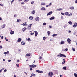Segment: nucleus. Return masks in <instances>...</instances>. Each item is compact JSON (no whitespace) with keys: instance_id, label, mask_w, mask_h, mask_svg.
Returning a JSON list of instances; mask_svg holds the SVG:
<instances>
[{"instance_id":"nucleus-46","label":"nucleus","mask_w":77,"mask_h":77,"mask_svg":"<svg viewBox=\"0 0 77 77\" xmlns=\"http://www.w3.org/2000/svg\"><path fill=\"white\" fill-rule=\"evenodd\" d=\"M28 2L27 0H24V2H25V3H26Z\"/></svg>"},{"instance_id":"nucleus-8","label":"nucleus","mask_w":77,"mask_h":77,"mask_svg":"<svg viewBox=\"0 0 77 77\" xmlns=\"http://www.w3.org/2000/svg\"><path fill=\"white\" fill-rule=\"evenodd\" d=\"M21 39L20 38H19L17 40V42H20L21 41Z\"/></svg>"},{"instance_id":"nucleus-17","label":"nucleus","mask_w":77,"mask_h":77,"mask_svg":"<svg viewBox=\"0 0 77 77\" xmlns=\"http://www.w3.org/2000/svg\"><path fill=\"white\" fill-rule=\"evenodd\" d=\"M62 10H63L61 8L57 9V11H62Z\"/></svg>"},{"instance_id":"nucleus-15","label":"nucleus","mask_w":77,"mask_h":77,"mask_svg":"<svg viewBox=\"0 0 77 77\" xmlns=\"http://www.w3.org/2000/svg\"><path fill=\"white\" fill-rule=\"evenodd\" d=\"M35 11L34 10L32 11L31 12L32 14H35Z\"/></svg>"},{"instance_id":"nucleus-11","label":"nucleus","mask_w":77,"mask_h":77,"mask_svg":"<svg viewBox=\"0 0 77 77\" xmlns=\"http://www.w3.org/2000/svg\"><path fill=\"white\" fill-rule=\"evenodd\" d=\"M26 23H24L23 24V25L24 26H27V24H26Z\"/></svg>"},{"instance_id":"nucleus-27","label":"nucleus","mask_w":77,"mask_h":77,"mask_svg":"<svg viewBox=\"0 0 77 77\" xmlns=\"http://www.w3.org/2000/svg\"><path fill=\"white\" fill-rule=\"evenodd\" d=\"M21 21V20L20 19H17V22H20Z\"/></svg>"},{"instance_id":"nucleus-23","label":"nucleus","mask_w":77,"mask_h":77,"mask_svg":"<svg viewBox=\"0 0 77 77\" xmlns=\"http://www.w3.org/2000/svg\"><path fill=\"white\" fill-rule=\"evenodd\" d=\"M35 75H36L33 73H32L31 75V76H33V77H35Z\"/></svg>"},{"instance_id":"nucleus-19","label":"nucleus","mask_w":77,"mask_h":77,"mask_svg":"<svg viewBox=\"0 0 77 77\" xmlns=\"http://www.w3.org/2000/svg\"><path fill=\"white\" fill-rule=\"evenodd\" d=\"M68 16H69V17H71V16H72V13H70L69 14H68Z\"/></svg>"},{"instance_id":"nucleus-45","label":"nucleus","mask_w":77,"mask_h":77,"mask_svg":"<svg viewBox=\"0 0 77 77\" xmlns=\"http://www.w3.org/2000/svg\"><path fill=\"white\" fill-rule=\"evenodd\" d=\"M15 0H12V1L11 2V5H12V3L14 2Z\"/></svg>"},{"instance_id":"nucleus-41","label":"nucleus","mask_w":77,"mask_h":77,"mask_svg":"<svg viewBox=\"0 0 77 77\" xmlns=\"http://www.w3.org/2000/svg\"><path fill=\"white\" fill-rule=\"evenodd\" d=\"M28 29L29 30H31L32 29L31 28V27H28Z\"/></svg>"},{"instance_id":"nucleus-6","label":"nucleus","mask_w":77,"mask_h":77,"mask_svg":"<svg viewBox=\"0 0 77 77\" xmlns=\"http://www.w3.org/2000/svg\"><path fill=\"white\" fill-rule=\"evenodd\" d=\"M36 72H38V73H42L43 72L41 71H39V70H36Z\"/></svg>"},{"instance_id":"nucleus-37","label":"nucleus","mask_w":77,"mask_h":77,"mask_svg":"<svg viewBox=\"0 0 77 77\" xmlns=\"http://www.w3.org/2000/svg\"><path fill=\"white\" fill-rule=\"evenodd\" d=\"M72 48V50L73 51H75V49H74V48Z\"/></svg>"},{"instance_id":"nucleus-22","label":"nucleus","mask_w":77,"mask_h":77,"mask_svg":"<svg viewBox=\"0 0 77 77\" xmlns=\"http://www.w3.org/2000/svg\"><path fill=\"white\" fill-rule=\"evenodd\" d=\"M26 56H30V53H29V54H27Z\"/></svg>"},{"instance_id":"nucleus-40","label":"nucleus","mask_w":77,"mask_h":77,"mask_svg":"<svg viewBox=\"0 0 77 77\" xmlns=\"http://www.w3.org/2000/svg\"><path fill=\"white\" fill-rule=\"evenodd\" d=\"M46 23H44L43 24V26H45V25H46Z\"/></svg>"},{"instance_id":"nucleus-3","label":"nucleus","mask_w":77,"mask_h":77,"mask_svg":"<svg viewBox=\"0 0 77 77\" xmlns=\"http://www.w3.org/2000/svg\"><path fill=\"white\" fill-rule=\"evenodd\" d=\"M35 33V36H37V35H38V32L36 31H34Z\"/></svg>"},{"instance_id":"nucleus-39","label":"nucleus","mask_w":77,"mask_h":77,"mask_svg":"<svg viewBox=\"0 0 77 77\" xmlns=\"http://www.w3.org/2000/svg\"><path fill=\"white\" fill-rule=\"evenodd\" d=\"M64 51H68V48H66V49L64 50Z\"/></svg>"},{"instance_id":"nucleus-53","label":"nucleus","mask_w":77,"mask_h":77,"mask_svg":"<svg viewBox=\"0 0 77 77\" xmlns=\"http://www.w3.org/2000/svg\"><path fill=\"white\" fill-rule=\"evenodd\" d=\"M2 48H3L2 46V45L0 46V49Z\"/></svg>"},{"instance_id":"nucleus-56","label":"nucleus","mask_w":77,"mask_h":77,"mask_svg":"<svg viewBox=\"0 0 77 77\" xmlns=\"http://www.w3.org/2000/svg\"><path fill=\"white\" fill-rule=\"evenodd\" d=\"M30 34L31 35H33L34 34V33H30Z\"/></svg>"},{"instance_id":"nucleus-5","label":"nucleus","mask_w":77,"mask_h":77,"mask_svg":"<svg viewBox=\"0 0 77 77\" xmlns=\"http://www.w3.org/2000/svg\"><path fill=\"white\" fill-rule=\"evenodd\" d=\"M35 20H36V21H39V17H36L35 18Z\"/></svg>"},{"instance_id":"nucleus-29","label":"nucleus","mask_w":77,"mask_h":77,"mask_svg":"<svg viewBox=\"0 0 77 77\" xmlns=\"http://www.w3.org/2000/svg\"><path fill=\"white\" fill-rule=\"evenodd\" d=\"M4 69H5V68H3L1 69L0 70V73L2 72V71H3V70H4Z\"/></svg>"},{"instance_id":"nucleus-63","label":"nucleus","mask_w":77,"mask_h":77,"mask_svg":"<svg viewBox=\"0 0 77 77\" xmlns=\"http://www.w3.org/2000/svg\"><path fill=\"white\" fill-rule=\"evenodd\" d=\"M51 2L50 4L49 5V6H51Z\"/></svg>"},{"instance_id":"nucleus-60","label":"nucleus","mask_w":77,"mask_h":77,"mask_svg":"<svg viewBox=\"0 0 77 77\" xmlns=\"http://www.w3.org/2000/svg\"><path fill=\"white\" fill-rule=\"evenodd\" d=\"M1 38L2 39H3V36H2Z\"/></svg>"},{"instance_id":"nucleus-44","label":"nucleus","mask_w":77,"mask_h":77,"mask_svg":"<svg viewBox=\"0 0 77 77\" xmlns=\"http://www.w3.org/2000/svg\"><path fill=\"white\" fill-rule=\"evenodd\" d=\"M66 57V56H65V55L63 54V57Z\"/></svg>"},{"instance_id":"nucleus-61","label":"nucleus","mask_w":77,"mask_h":77,"mask_svg":"<svg viewBox=\"0 0 77 77\" xmlns=\"http://www.w3.org/2000/svg\"><path fill=\"white\" fill-rule=\"evenodd\" d=\"M69 33H71V31L70 30H69Z\"/></svg>"},{"instance_id":"nucleus-7","label":"nucleus","mask_w":77,"mask_h":77,"mask_svg":"<svg viewBox=\"0 0 77 77\" xmlns=\"http://www.w3.org/2000/svg\"><path fill=\"white\" fill-rule=\"evenodd\" d=\"M14 33V31H12V30H11L10 34L11 35H13Z\"/></svg>"},{"instance_id":"nucleus-30","label":"nucleus","mask_w":77,"mask_h":77,"mask_svg":"<svg viewBox=\"0 0 77 77\" xmlns=\"http://www.w3.org/2000/svg\"><path fill=\"white\" fill-rule=\"evenodd\" d=\"M32 25V24H30L29 25H28V27H31V26Z\"/></svg>"},{"instance_id":"nucleus-24","label":"nucleus","mask_w":77,"mask_h":77,"mask_svg":"<svg viewBox=\"0 0 77 77\" xmlns=\"http://www.w3.org/2000/svg\"><path fill=\"white\" fill-rule=\"evenodd\" d=\"M50 31H48V35L49 36L50 35Z\"/></svg>"},{"instance_id":"nucleus-54","label":"nucleus","mask_w":77,"mask_h":77,"mask_svg":"<svg viewBox=\"0 0 77 77\" xmlns=\"http://www.w3.org/2000/svg\"><path fill=\"white\" fill-rule=\"evenodd\" d=\"M20 62V60H17V62L18 63V62Z\"/></svg>"},{"instance_id":"nucleus-20","label":"nucleus","mask_w":77,"mask_h":77,"mask_svg":"<svg viewBox=\"0 0 77 77\" xmlns=\"http://www.w3.org/2000/svg\"><path fill=\"white\" fill-rule=\"evenodd\" d=\"M74 9V8L73 7H70V9H71L72 10V9Z\"/></svg>"},{"instance_id":"nucleus-55","label":"nucleus","mask_w":77,"mask_h":77,"mask_svg":"<svg viewBox=\"0 0 77 77\" xmlns=\"http://www.w3.org/2000/svg\"><path fill=\"white\" fill-rule=\"evenodd\" d=\"M8 62H11V60H8Z\"/></svg>"},{"instance_id":"nucleus-42","label":"nucleus","mask_w":77,"mask_h":77,"mask_svg":"<svg viewBox=\"0 0 77 77\" xmlns=\"http://www.w3.org/2000/svg\"><path fill=\"white\" fill-rule=\"evenodd\" d=\"M2 28H5V26L3 25L2 26Z\"/></svg>"},{"instance_id":"nucleus-62","label":"nucleus","mask_w":77,"mask_h":77,"mask_svg":"<svg viewBox=\"0 0 77 77\" xmlns=\"http://www.w3.org/2000/svg\"><path fill=\"white\" fill-rule=\"evenodd\" d=\"M45 38V37H43V40L44 41H45V39H44Z\"/></svg>"},{"instance_id":"nucleus-1","label":"nucleus","mask_w":77,"mask_h":77,"mask_svg":"<svg viewBox=\"0 0 77 77\" xmlns=\"http://www.w3.org/2000/svg\"><path fill=\"white\" fill-rule=\"evenodd\" d=\"M29 67H31V68H35L36 66V65H29Z\"/></svg>"},{"instance_id":"nucleus-25","label":"nucleus","mask_w":77,"mask_h":77,"mask_svg":"<svg viewBox=\"0 0 77 77\" xmlns=\"http://www.w3.org/2000/svg\"><path fill=\"white\" fill-rule=\"evenodd\" d=\"M59 54H60V57H63V54H62L60 53Z\"/></svg>"},{"instance_id":"nucleus-4","label":"nucleus","mask_w":77,"mask_h":77,"mask_svg":"<svg viewBox=\"0 0 77 77\" xmlns=\"http://www.w3.org/2000/svg\"><path fill=\"white\" fill-rule=\"evenodd\" d=\"M67 41L68 42L69 44L71 43V40L69 39V38H68L67 39Z\"/></svg>"},{"instance_id":"nucleus-9","label":"nucleus","mask_w":77,"mask_h":77,"mask_svg":"<svg viewBox=\"0 0 77 77\" xmlns=\"http://www.w3.org/2000/svg\"><path fill=\"white\" fill-rule=\"evenodd\" d=\"M54 16H53V17H51L50 18H49V20H54Z\"/></svg>"},{"instance_id":"nucleus-21","label":"nucleus","mask_w":77,"mask_h":77,"mask_svg":"<svg viewBox=\"0 0 77 77\" xmlns=\"http://www.w3.org/2000/svg\"><path fill=\"white\" fill-rule=\"evenodd\" d=\"M68 23H69V24H70V25H72V24L71 21L68 22Z\"/></svg>"},{"instance_id":"nucleus-58","label":"nucleus","mask_w":77,"mask_h":77,"mask_svg":"<svg viewBox=\"0 0 77 77\" xmlns=\"http://www.w3.org/2000/svg\"><path fill=\"white\" fill-rule=\"evenodd\" d=\"M30 71H32V68L30 67Z\"/></svg>"},{"instance_id":"nucleus-38","label":"nucleus","mask_w":77,"mask_h":77,"mask_svg":"<svg viewBox=\"0 0 77 77\" xmlns=\"http://www.w3.org/2000/svg\"><path fill=\"white\" fill-rule=\"evenodd\" d=\"M17 14H15L14 16V17H17Z\"/></svg>"},{"instance_id":"nucleus-32","label":"nucleus","mask_w":77,"mask_h":77,"mask_svg":"<svg viewBox=\"0 0 77 77\" xmlns=\"http://www.w3.org/2000/svg\"><path fill=\"white\" fill-rule=\"evenodd\" d=\"M63 69H65V70H66V66H64L63 67Z\"/></svg>"},{"instance_id":"nucleus-16","label":"nucleus","mask_w":77,"mask_h":77,"mask_svg":"<svg viewBox=\"0 0 77 77\" xmlns=\"http://www.w3.org/2000/svg\"><path fill=\"white\" fill-rule=\"evenodd\" d=\"M64 43H65V42H64L63 41H62L60 42L61 44H63Z\"/></svg>"},{"instance_id":"nucleus-64","label":"nucleus","mask_w":77,"mask_h":77,"mask_svg":"<svg viewBox=\"0 0 77 77\" xmlns=\"http://www.w3.org/2000/svg\"><path fill=\"white\" fill-rule=\"evenodd\" d=\"M42 59V57H40L39 59Z\"/></svg>"},{"instance_id":"nucleus-13","label":"nucleus","mask_w":77,"mask_h":77,"mask_svg":"<svg viewBox=\"0 0 77 77\" xmlns=\"http://www.w3.org/2000/svg\"><path fill=\"white\" fill-rule=\"evenodd\" d=\"M65 15H67V16H68V12H65V14H64Z\"/></svg>"},{"instance_id":"nucleus-49","label":"nucleus","mask_w":77,"mask_h":77,"mask_svg":"<svg viewBox=\"0 0 77 77\" xmlns=\"http://www.w3.org/2000/svg\"><path fill=\"white\" fill-rule=\"evenodd\" d=\"M61 14L62 15H64V13H61Z\"/></svg>"},{"instance_id":"nucleus-57","label":"nucleus","mask_w":77,"mask_h":77,"mask_svg":"<svg viewBox=\"0 0 77 77\" xmlns=\"http://www.w3.org/2000/svg\"><path fill=\"white\" fill-rule=\"evenodd\" d=\"M49 27L50 28H52V27L51 26H49Z\"/></svg>"},{"instance_id":"nucleus-18","label":"nucleus","mask_w":77,"mask_h":77,"mask_svg":"<svg viewBox=\"0 0 77 77\" xmlns=\"http://www.w3.org/2000/svg\"><path fill=\"white\" fill-rule=\"evenodd\" d=\"M41 10H42V11H45V8L44 7L42 8H41Z\"/></svg>"},{"instance_id":"nucleus-10","label":"nucleus","mask_w":77,"mask_h":77,"mask_svg":"<svg viewBox=\"0 0 77 77\" xmlns=\"http://www.w3.org/2000/svg\"><path fill=\"white\" fill-rule=\"evenodd\" d=\"M52 13H53V12L51 11L50 12H49L47 14V16H48V15H51V14H52Z\"/></svg>"},{"instance_id":"nucleus-28","label":"nucleus","mask_w":77,"mask_h":77,"mask_svg":"<svg viewBox=\"0 0 77 77\" xmlns=\"http://www.w3.org/2000/svg\"><path fill=\"white\" fill-rule=\"evenodd\" d=\"M57 34H53L52 35V36H53V37H54V36H57Z\"/></svg>"},{"instance_id":"nucleus-31","label":"nucleus","mask_w":77,"mask_h":77,"mask_svg":"<svg viewBox=\"0 0 77 77\" xmlns=\"http://www.w3.org/2000/svg\"><path fill=\"white\" fill-rule=\"evenodd\" d=\"M76 26H77L75 24H75H74L73 25V27H76Z\"/></svg>"},{"instance_id":"nucleus-33","label":"nucleus","mask_w":77,"mask_h":77,"mask_svg":"<svg viewBox=\"0 0 77 77\" xmlns=\"http://www.w3.org/2000/svg\"><path fill=\"white\" fill-rule=\"evenodd\" d=\"M67 26H67V25L65 24V26H63V27H64V28H65L66 27H67Z\"/></svg>"},{"instance_id":"nucleus-36","label":"nucleus","mask_w":77,"mask_h":77,"mask_svg":"<svg viewBox=\"0 0 77 77\" xmlns=\"http://www.w3.org/2000/svg\"><path fill=\"white\" fill-rule=\"evenodd\" d=\"M31 5H33L34 3V1H33L31 2Z\"/></svg>"},{"instance_id":"nucleus-12","label":"nucleus","mask_w":77,"mask_h":77,"mask_svg":"<svg viewBox=\"0 0 77 77\" xmlns=\"http://www.w3.org/2000/svg\"><path fill=\"white\" fill-rule=\"evenodd\" d=\"M21 44L22 45H25V42H21Z\"/></svg>"},{"instance_id":"nucleus-43","label":"nucleus","mask_w":77,"mask_h":77,"mask_svg":"<svg viewBox=\"0 0 77 77\" xmlns=\"http://www.w3.org/2000/svg\"><path fill=\"white\" fill-rule=\"evenodd\" d=\"M16 66H17V67H19V65L18 64H16Z\"/></svg>"},{"instance_id":"nucleus-47","label":"nucleus","mask_w":77,"mask_h":77,"mask_svg":"<svg viewBox=\"0 0 77 77\" xmlns=\"http://www.w3.org/2000/svg\"><path fill=\"white\" fill-rule=\"evenodd\" d=\"M7 54H9V51H7Z\"/></svg>"},{"instance_id":"nucleus-51","label":"nucleus","mask_w":77,"mask_h":77,"mask_svg":"<svg viewBox=\"0 0 77 77\" xmlns=\"http://www.w3.org/2000/svg\"><path fill=\"white\" fill-rule=\"evenodd\" d=\"M21 5H23V4H24V3L23 2H21Z\"/></svg>"},{"instance_id":"nucleus-48","label":"nucleus","mask_w":77,"mask_h":77,"mask_svg":"<svg viewBox=\"0 0 77 77\" xmlns=\"http://www.w3.org/2000/svg\"><path fill=\"white\" fill-rule=\"evenodd\" d=\"M30 40V38H28L27 39L28 41H29Z\"/></svg>"},{"instance_id":"nucleus-2","label":"nucleus","mask_w":77,"mask_h":77,"mask_svg":"<svg viewBox=\"0 0 77 77\" xmlns=\"http://www.w3.org/2000/svg\"><path fill=\"white\" fill-rule=\"evenodd\" d=\"M49 76H51L52 75H53V73L52 72H49L48 73Z\"/></svg>"},{"instance_id":"nucleus-14","label":"nucleus","mask_w":77,"mask_h":77,"mask_svg":"<svg viewBox=\"0 0 77 77\" xmlns=\"http://www.w3.org/2000/svg\"><path fill=\"white\" fill-rule=\"evenodd\" d=\"M26 28H24L22 29V30L23 32H24V31H26Z\"/></svg>"},{"instance_id":"nucleus-59","label":"nucleus","mask_w":77,"mask_h":77,"mask_svg":"<svg viewBox=\"0 0 77 77\" xmlns=\"http://www.w3.org/2000/svg\"><path fill=\"white\" fill-rule=\"evenodd\" d=\"M75 3H77V0H76L75 1Z\"/></svg>"},{"instance_id":"nucleus-50","label":"nucleus","mask_w":77,"mask_h":77,"mask_svg":"<svg viewBox=\"0 0 77 77\" xmlns=\"http://www.w3.org/2000/svg\"><path fill=\"white\" fill-rule=\"evenodd\" d=\"M7 71V70H6V69L4 70V72H6Z\"/></svg>"},{"instance_id":"nucleus-52","label":"nucleus","mask_w":77,"mask_h":77,"mask_svg":"<svg viewBox=\"0 0 77 77\" xmlns=\"http://www.w3.org/2000/svg\"><path fill=\"white\" fill-rule=\"evenodd\" d=\"M73 34H74V35H76V32H74Z\"/></svg>"},{"instance_id":"nucleus-34","label":"nucleus","mask_w":77,"mask_h":77,"mask_svg":"<svg viewBox=\"0 0 77 77\" xmlns=\"http://www.w3.org/2000/svg\"><path fill=\"white\" fill-rule=\"evenodd\" d=\"M74 75H75V77H77V74L75 73L74 74Z\"/></svg>"},{"instance_id":"nucleus-26","label":"nucleus","mask_w":77,"mask_h":77,"mask_svg":"<svg viewBox=\"0 0 77 77\" xmlns=\"http://www.w3.org/2000/svg\"><path fill=\"white\" fill-rule=\"evenodd\" d=\"M29 18L30 19V20H33V17L32 16H30L29 17Z\"/></svg>"},{"instance_id":"nucleus-35","label":"nucleus","mask_w":77,"mask_h":77,"mask_svg":"<svg viewBox=\"0 0 77 77\" xmlns=\"http://www.w3.org/2000/svg\"><path fill=\"white\" fill-rule=\"evenodd\" d=\"M41 5H45V3H42L41 4Z\"/></svg>"}]
</instances>
